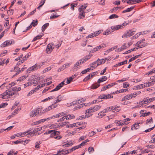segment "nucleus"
Masks as SVG:
<instances>
[{"instance_id": "473e14b6", "label": "nucleus", "mask_w": 155, "mask_h": 155, "mask_svg": "<svg viewBox=\"0 0 155 155\" xmlns=\"http://www.w3.org/2000/svg\"><path fill=\"white\" fill-rule=\"evenodd\" d=\"M43 35V34H42V35H38L35 37L33 39L32 41H35L37 40L38 39H39Z\"/></svg>"}, {"instance_id": "423d86ee", "label": "nucleus", "mask_w": 155, "mask_h": 155, "mask_svg": "<svg viewBox=\"0 0 155 155\" xmlns=\"http://www.w3.org/2000/svg\"><path fill=\"white\" fill-rule=\"evenodd\" d=\"M64 81L62 82L58 86H57L54 89L51 91H50V92H51L53 91H56L60 89L62 87L64 84Z\"/></svg>"}, {"instance_id": "052dcab7", "label": "nucleus", "mask_w": 155, "mask_h": 155, "mask_svg": "<svg viewBox=\"0 0 155 155\" xmlns=\"http://www.w3.org/2000/svg\"><path fill=\"white\" fill-rule=\"evenodd\" d=\"M53 130V131H52V132L51 133V134L50 135V137H53L56 136V134H56V133H55V130Z\"/></svg>"}, {"instance_id": "6ab92c4d", "label": "nucleus", "mask_w": 155, "mask_h": 155, "mask_svg": "<svg viewBox=\"0 0 155 155\" xmlns=\"http://www.w3.org/2000/svg\"><path fill=\"white\" fill-rule=\"evenodd\" d=\"M94 112H96L99 110L101 107V106L100 105H96L94 107H92Z\"/></svg>"}, {"instance_id": "603ef678", "label": "nucleus", "mask_w": 155, "mask_h": 155, "mask_svg": "<svg viewBox=\"0 0 155 155\" xmlns=\"http://www.w3.org/2000/svg\"><path fill=\"white\" fill-rule=\"evenodd\" d=\"M91 78V74H89L87 77H86L83 80V81L84 82H85L87 80L90 79Z\"/></svg>"}, {"instance_id": "ddd939ff", "label": "nucleus", "mask_w": 155, "mask_h": 155, "mask_svg": "<svg viewBox=\"0 0 155 155\" xmlns=\"http://www.w3.org/2000/svg\"><path fill=\"white\" fill-rule=\"evenodd\" d=\"M111 30H112V32H113L115 30H118L120 29H121V26L118 25L116 26H114L111 27Z\"/></svg>"}, {"instance_id": "774afa93", "label": "nucleus", "mask_w": 155, "mask_h": 155, "mask_svg": "<svg viewBox=\"0 0 155 155\" xmlns=\"http://www.w3.org/2000/svg\"><path fill=\"white\" fill-rule=\"evenodd\" d=\"M7 46L11 45L12 44V41H7L4 42Z\"/></svg>"}, {"instance_id": "4468645a", "label": "nucleus", "mask_w": 155, "mask_h": 155, "mask_svg": "<svg viewBox=\"0 0 155 155\" xmlns=\"http://www.w3.org/2000/svg\"><path fill=\"white\" fill-rule=\"evenodd\" d=\"M107 79V77L106 76H103L101 77L97 81V83H100L104 81H105Z\"/></svg>"}, {"instance_id": "864d4df0", "label": "nucleus", "mask_w": 155, "mask_h": 155, "mask_svg": "<svg viewBox=\"0 0 155 155\" xmlns=\"http://www.w3.org/2000/svg\"><path fill=\"white\" fill-rule=\"evenodd\" d=\"M26 76H22L20 78H19L18 80H17L18 81H22L24 80V79H25Z\"/></svg>"}, {"instance_id": "09e8293b", "label": "nucleus", "mask_w": 155, "mask_h": 155, "mask_svg": "<svg viewBox=\"0 0 155 155\" xmlns=\"http://www.w3.org/2000/svg\"><path fill=\"white\" fill-rule=\"evenodd\" d=\"M153 73H155V68L154 69H153L152 71H150L149 72L147 73L146 74L148 75H151Z\"/></svg>"}, {"instance_id": "2eb2a0df", "label": "nucleus", "mask_w": 155, "mask_h": 155, "mask_svg": "<svg viewBox=\"0 0 155 155\" xmlns=\"http://www.w3.org/2000/svg\"><path fill=\"white\" fill-rule=\"evenodd\" d=\"M52 109V108H51V106H49L47 108L41 111V115H42V114H44L46 112H47L50 111V110Z\"/></svg>"}, {"instance_id": "f704fd0d", "label": "nucleus", "mask_w": 155, "mask_h": 155, "mask_svg": "<svg viewBox=\"0 0 155 155\" xmlns=\"http://www.w3.org/2000/svg\"><path fill=\"white\" fill-rule=\"evenodd\" d=\"M104 99H109L113 97V96H112L110 94H108L107 95H105L104 94Z\"/></svg>"}, {"instance_id": "bb28decb", "label": "nucleus", "mask_w": 155, "mask_h": 155, "mask_svg": "<svg viewBox=\"0 0 155 155\" xmlns=\"http://www.w3.org/2000/svg\"><path fill=\"white\" fill-rule=\"evenodd\" d=\"M49 25V24L48 23H47L43 25L42 27V31H44L45 29L47 28V27Z\"/></svg>"}, {"instance_id": "6e6d98bb", "label": "nucleus", "mask_w": 155, "mask_h": 155, "mask_svg": "<svg viewBox=\"0 0 155 155\" xmlns=\"http://www.w3.org/2000/svg\"><path fill=\"white\" fill-rule=\"evenodd\" d=\"M29 131L28 130V131L22 133L20 134V136L22 137H23L24 135H27L28 134V133H29Z\"/></svg>"}, {"instance_id": "5701e85b", "label": "nucleus", "mask_w": 155, "mask_h": 155, "mask_svg": "<svg viewBox=\"0 0 155 155\" xmlns=\"http://www.w3.org/2000/svg\"><path fill=\"white\" fill-rule=\"evenodd\" d=\"M134 6H133L130 8H127V9L125 10H124L122 12L123 13H124L127 12H129L132 10L134 8Z\"/></svg>"}, {"instance_id": "39448f33", "label": "nucleus", "mask_w": 155, "mask_h": 155, "mask_svg": "<svg viewBox=\"0 0 155 155\" xmlns=\"http://www.w3.org/2000/svg\"><path fill=\"white\" fill-rule=\"evenodd\" d=\"M92 55H88L84 56V57L82 58L81 59L79 60V61L81 62V64H83L87 60L90 58L91 57Z\"/></svg>"}, {"instance_id": "72a5a7b5", "label": "nucleus", "mask_w": 155, "mask_h": 155, "mask_svg": "<svg viewBox=\"0 0 155 155\" xmlns=\"http://www.w3.org/2000/svg\"><path fill=\"white\" fill-rule=\"evenodd\" d=\"M81 62H79V61H78L74 65V69L78 68H79V65H81Z\"/></svg>"}, {"instance_id": "0e129e2a", "label": "nucleus", "mask_w": 155, "mask_h": 155, "mask_svg": "<svg viewBox=\"0 0 155 155\" xmlns=\"http://www.w3.org/2000/svg\"><path fill=\"white\" fill-rule=\"evenodd\" d=\"M147 43H143L142 44L140 45L139 46V48H141L143 47H145L147 46Z\"/></svg>"}, {"instance_id": "f3484780", "label": "nucleus", "mask_w": 155, "mask_h": 155, "mask_svg": "<svg viewBox=\"0 0 155 155\" xmlns=\"http://www.w3.org/2000/svg\"><path fill=\"white\" fill-rule=\"evenodd\" d=\"M92 116V114H88L86 115L85 116L82 115L79 117L78 119L80 120H81L86 118H88Z\"/></svg>"}, {"instance_id": "412c9836", "label": "nucleus", "mask_w": 155, "mask_h": 155, "mask_svg": "<svg viewBox=\"0 0 155 155\" xmlns=\"http://www.w3.org/2000/svg\"><path fill=\"white\" fill-rule=\"evenodd\" d=\"M8 96V91H6L5 92L1 94L0 95V97H2L3 99H4L6 98L5 96L7 95Z\"/></svg>"}, {"instance_id": "c9c22d12", "label": "nucleus", "mask_w": 155, "mask_h": 155, "mask_svg": "<svg viewBox=\"0 0 155 155\" xmlns=\"http://www.w3.org/2000/svg\"><path fill=\"white\" fill-rule=\"evenodd\" d=\"M148 100L144 98V99L140 102L141 104V106L144 104H145L148 103Z\"/></svg>"}, {"instance_id": "a19ab883", "label": "nucleus", "mask_w": 155, "mask_h": 155, "mask_svg": "<svg viewBox=\"0 0 155 155\" xmlns=\"http://www.w3.org/2000/svg\"><path fill=\"white\" fill-rule=\"evenodd\" d=\"M150 114H151V113L150 112H148L147 113H142V115H141L140 117H141L142 116L143 117L147 116H149Z\"/></svg>"}, {"instance_id": "7ed1b4c3", "label": "nucleus", "mask_w": 155, "mask_h": 155, "mask_svg": "<svg viewBox=\"0 0 155 155\" xmlns=\"http://www.w3.org/2000/svg\"><path fill=\"white\" fill-rule=\"evenodd\" d=\"M54 48V44L52 43L49 44L47 46L46 49V52L47 53H50Z\"/></svg>"}, {"instance_id": "a18cd8bd", "label": "nucleus", "mask_w": 155, "mask_h": 155, "mask_svg": "<svg viewBox=\"0 0 155 155\" xmlns=\"http://www.w3.org/2000/svg\"><path fill=\"white\" fill-rule=\"evenodd\" d=\"M73 78L72 77H69V78H68V79L66 82V84H70L73 79Z\"/></svg>"}, {"instance_id": "9b49d317", "label": "nucleus", "mask_w": 155, "mask_h": 155, "mask_svg": "<svg viewBox=\"0 0 155 155\" xmlns=\"http://www.w3.org/2000/svg\"><path fill=\"white\" fill-rule=\"evenodd\" d=\"M92 108V107H91L85 111V113L86 115L92 114V115L93 114L91 113L94 112Z\"/></svg>"}, {"instance_id": "c756f323", "label": "nucleus", "mask_w": 155, "mask_h": 155, "mask_svg": "<svg viewBox=\"0 0 155 155\" xmlns=\"http://www.w3.org/2000/svg\"><path fill=\"white\" fill-rule=\"evenodd\" d=\"M40 88V86L39 85H38L36 87H35V88H34V89H33L32 90L30 91V92L31 93V94H32V93H34V92H36Z\"/></svg>"}, {"instance_id": "aec40b11", "label": "nucleus", "mask_w": 155, "mask_h": 155, "mask_svg": "<svg viewBox=\"0 0 155 155\" xmlns=\"http://www.w3.org/2000/svg\"><path fill=\"white\" fill-rule=\"evenodd\" d=\"M65 114L63 112H62L61 113H60L57 114H56L55 115H54L52 117H54V118H57V117H59L61 116H64V115H65Z\"/></svg>"}, {"instance_id": "6e6552de", "label": "nucleus", "mask_w": 155, "mask_h": 155, "mask_svg": "<svg viewBox=\"0 0 155 155\" xmlns=\"http://www.w3.org/2000/svg\"><path fill=\"white\" fill-rule=\"evenodd\" d=\"M87 4H84V5H81L78 9L79 12H82V11H84L87 7Z\"/></svg>"}, {"instance_id": "e2e57ef3", "label": "nucleus", "mask_w": 155, "mask_h": 155, "mask_svg": "<svg viewBox=\"0 0 155 155\" xmlns=\"http://www.w3.org/2000/svg\"><path fill=\"white\" fill-rule=\"evenodd\" d=\"M130 85L127 82H125L123 84V86L124 88H127Z\"/></svg>"}, {"instance_id": "1a4fd4ad", "label": "nucleus", "mask_w": 155, "mask_h": 155, "mask_svg": "<svg viewBox=\"0 0 155 155\" xmlns=\"http://www.w3.org/2000/svg\"><path fill=\"white\" fill-rule=\"evenodd\" d=\"M38 64H36L33 66L30 67L28 69V71H35L38 69Z\"/></svg>"}, {"instance_id": "0eeeda50", "label": "nucleus", "mask_w": 155, "mask_h": 155, "mask_svg": "<svg viewBox=\"0 0 155 155\" xmlns=\"http://www.w3.org/2000/svg\"><path fill=\"white\" fill-rule=\"evenodd\" d=\"M87 12H85V11H82V12H79V15L78 18L80 19L84 18L85 16V13H87L89 11V10H87Z\"/></svg>"}, {"instance_id": "f8f14e48", "label": "nucleus", "mask_w": 155, "mask_h": 155, "mask_svg": "<svg viewBox=\"0 0 155 155\" xmlns=\"http://www.w3.org/2000/svg\"><path fill=\"white\" fill-rule=\"evenodd\" d=\"M111 110L113 111L114 112H117L119 110V107L117 106H115L111 107Z\"/></svg>"}, {"instance_id": "c85d7f7f", "label": "nucleus", "mask_w": 155, "mask_h": 155, "mask_svg": "<svg viewBox=\"0 0 155 155\" xmlns=\"http://www.w3.org/2000/svg\"><path fill=\"white\" fill-rule=\"evenodd\" d=\"M36 130L35 129L32 132H30L31 130H29V133H28V135H30V136H32L33 135L38 132V130Z\"/></svg>"}, {"instance_id": "bf43d9fd", "label": "nucleus", "mask_w": 155, "mask_h": 155, "mask_svg": "<svg viewBox=\"0 0 155 155\" xmlns=\"http://www.w3.org/2000/svg\"><path fill=\"white\" fill-rule=\"evenodd\" d=\"M38 23V21L37 20H36L35 21V20H33L32 22L31 23V24H33V26L34 27L36 26Z\"/></svg>"}, {"instance_id": "f257e3e1", "label": "nucleus", "mask_w": 155, "mask_h": 155, "mask_svg": "<svg viewBox=\"0 0 155 155\" xmlns=\"http://www.w3.org/2000/svg\"><path fill=\"white\" fill-rule=\"evenodd\" d=\"M42 107H40L33 110L30 114V116L33 117L34 115L36 116L38 114H40V115H41V111L42 110Z\"/></svg>"}, {"instance_id": "cd10ccee", "label": "nucleus", "mask_w": 155, "mask_h": 155, "mask_svg": "<svg viewBox=\"0 0 155 155\" xmlns=\"http://www.w3.org/2000/svg\"><path fill=\"white\" fill-rule=\"evenodd\" d=\"M97 61H96L92 63L91 64L90 66L91 67L93 68H96L98 66H97Z\"/></svg>"}, {"instance_id": "dca6fc26", "label": "nucleus", "mask_w": 155, "mask_h": 155, "mask_svg": "<svg viewBox=\"0 0 155 155\" xmlns=\"http://www.w3.org/2000/svg\"><path fill=\"white\" fill-rule=\"evenodd\" d=\"M140 123H137V124H134L131 127V130H137L138 129L139 127V125Z\"/></svg>"}, {"instance_id": "7c9ffc66", "label": "nucleus", "mask_w": 155, "mask_h": 155, "mask_svg": "<svg viewBox=\"0 0 155 155\" xmlns=\"http://www.w3.org/2000/svg\"><path fill=\"white\" fill-rule=\"evenodd\" d=\"M112 32V30L111 31L110 29H107L103 33L104 35H107L110 34Z\"/></svg>"}, {"instance_id": "680f3d73", "label": "nucleus", "mask_w": 155, "mask_h": 155, "mask_svg": "<svg viewBox=\"0 0 155 155\" xmlns=\"http://www.w3.org/2000/svg\"><path fill=\"white\" fill-rule=\"evenodd\" d=\"M19 104V102L17 101H16L15 102L14 105L12 106V110L14 109L15 107L17 106V105Z\"/></svg>"}, {"instance_id": "c03bdc74", "label": "nucleus", "mask_w": 155, "mask_h": 155, "mask_svg": "<svg viewBox=\"0 0 155 155\" xmlns=\"http://www.w3.org/2000/svg\"><path fill=\"white\" fill-rule=\"evenodd\" d=\"M98 50V49L96 47L95 48H94L92 50L90 51L89 50H88V51H90L91 53H93L94 52L97 51Z\"/></svg>"}, {"instance_id": "9d476101", "label": "nucleus", "mask_w": 155, "mask_h": 155, "mask_svg": "<svg viewBox=\"0 0 155 155\" xmlns=\"http://www.w3.org/2000/svg\"><path fill=\"white\" fill-rule=\"evenodd\" d=\"M69 149L68 150H66V149H64L61 150H59L58 151V153H60L61 152L63 154H66L69 153Z\"/></svg>"}, {"instance_id": "a211bd4d", "label": "nucleus", "mask_w": 155, "mask_h": 155, "mask_svg": "<svg viewBox=\"0 0 155 155\" xmlns=\"http://www.w3.org/2000/svg\"><path fill=\"white\" fill-rule=\"evenodd\" d=\"M100 86V83H96L93 84L91 86V88L92 89H95Z\"/></svg>"}, {"instance_id": "79ce46f5", "label": "nucleus", "mask_w": 155, "mask_h": 155, "mask_svg": "<svg viewBox=\"0 0 155 155\" xmlns=\"http://www.w3.org/2000/svg\"><path fill=\"white\" fill-rule=\"evenodd\" d=\"M118 16L117 15L115 14H114L110 15L109 16V18L110 19H111L112 18H118Z\"/></svg>"}, {"instance_id": "4c0bfd02", "label": "nucleus", "mask_w": 155, "mask_h": 155, "mask_svg": "<svg viewBox=\"0 0 155 155\" xmlns=\"http://www.w3.org/2000/svg\"><path fill=\"white\" fill-rule=\"evenodd\" d=\"M98 115L101 116V117H98L99 118H102V117L105 116V114H104V113H103L102 111H101L98 114Z\"/></svg>"}, {"instance_id": "49530a36", "label": "nucleus", "mask_w": 155, "mask_h": 155, "mask_svg": "<svg viewBox=\"0 0 155 155\" xmlns=\"http://www.w3.org/2000/svg\"><path fill=\"white\" fill-rule=\"evenodd\" d=\"M96 61L97 63V66H98L100 65L102 63V62H103L102 60H101L99 58H98Z\"/></svg>"}, {"instance_id": "20e7f679", "label": "nucleus", "mask_w": 155, "mask_h": 155, "mask_svg": "<svg viewBox=\"0 0 155 155\" xmlns=\"http://www.w3.org/2000/svg\"><path fill=\"white\" fill-rule=\"evenodd\" d=\"M150 80L152 81L151 82H149L143 84V87H149L151 85L153 84V82L155 81V77L154 76H153L150 78Z\"/></svg>"}, {"instance_id": "3c124183", "label": "nucleus", "mask_w": 155, "mask_h": 155, "mask_svg": "<svg viewBox=\"0 0 155 155\" xmlns=\"http://www.w3.org/2000/svg\"><path fill=\"white\" fill-rule=\"evenodd\" d=\"M54 98V96H51L48 98H47L45 99L44 100L42 101H47L48 99H53Z\"/></svg>"}, {"instance_id": "f03ea898", "label": "nucleus", "mask_w": 155, "mask_h": 155, "mask_svg": "<svg viewBox=\"0 0 155 155\" xmlns=\"http://www.w3.org/2000/svg\"><path fill=\"white\" fill-rule=\"evenodd\" d=\"M134 31H133L132 29L129 30L128 31H127L124 33V34L122 35V38H125L129 37L134 34Z\"/></svg>"}, {"instance_id": "69168bd1", "label": "nucleus", "mask_w": 155, "mask_h": 155, "mask_svg": "<svg viewBox=\"0 0 155 155\" xmlns=\"http://www.w3.org/2000/svg\"><path fill=\"white\" fill-rule=\"evenodd\" d=\"M102 101V99H101L100 98H98L96 100H94L93 101V103H97L100 102L101 101Z\"/></svg>"}, {"instance_id": "4d7b16f0", "label": "nucleus", "mask_w": 155, "mask_h": 155, "mask_svg": "<svg viewBox=\"0 0 155 155\" xmlns=\"http://www.w3.org/2000/svg\"><path fill=\"white\" fill-rule=\"evenodd\" d=\"M121 49L123 50L127 48V46L126 45V43H125L124 44L121 46Z\"/></svg>"}, {"instance_id": "13d9d810", "label": "nucleus", "mask_w": 155, "mask_h": 155, "mask_svg": "<svg viewBox=\"0 0 155 155\" xmlns=\"http://www.w3.org/2000/svg\"><path fill=\"white\" fill-rule=\"evenodd\" d=\"M78 104L77 101H73L70 104V105H68V106H74Z\"/></svg>"}, {"instance_id": "393cba45", "label": "nucleus", "mask_w": 155, "mask_h": 155, "mask_svg": "<svg viewBox=\"0 0 155 155\" xmlns=\"http://www.w3.org/2000/svg\"><path fill=\"white\" fill-rule=\"evenodd\" d=\"M61 95H59L57 97V100L54 101V102H53L54 103V104H55L58 102H60L61 101Z\"/></svg>"}, {"instance_id": "8fccbe9b", "label": "nucleus", "mask_w": 155, "mask_h": 155, "mask_svg": "<svg viewBox=\"0 0 155 155\" xmlns=\"http://www.w3.org/2000/svg\"><path fill=\"white\" fill-rule=\"evenodd\" d=\"M101 32V30H100L93 33V34H94V37H96L99 35Z\"/></svg>"}, {"instance_id": "b1692460", "label": "nucleus", "mask_w": 155, "mask_h": 155, "mask_svg": "<svg viewBox=\"0 0 155 155\" xmlns=\"http://www.w3.org/2000/svg\"><path fill=\"white\" fill-rule=\"evenodd\" d=\"M66 120L74 119L75 118V116L73 114L68 115L65 116Z\"/></svg>"}, {"instance_id": "de8ad7c7", "label": "nucleus", "mask_w": 155, "mask_h": 155, "mask_svg": "<svg viewBox=\"0 0 155 155\" xmlns=\"http://www.w3.org/2000/svg\"><path fill=\"white\" fill-rule=\"evenodd\" d=\"M127 60H125L124 61H122L120 63H119L118 64V65L119 66H120L121 65H124L125 64H126L127 63Z\"/></svg>"}, {"instance_id": "e433bc0d", "label": "nucleus", "mask_w": 155, "mask_h": 155, "mask_svg": "<svg viewBox=\"0 0 155 155\" xmlns=\"http://www.w3.org/2000/svg\"><path fill=\"white\" fill-rule=\"evenodd\" d=\"M117 46H116L114 47L113 48H111L109 49H108L107 51H106V52L107 53H108L109 52H110V51H112L113 50H114L117 47Z\"/></svg>"}, {"instance_id": "37998d69", "label": "nucleus", "mask_w": 155, "mask_h": 155, "mask_svg": "<svg viewBox=\"0 0 155 155\" xmlns=\"http://www.w3.org/2000/svg\"><path fill=\"white\" fill-rule=\"evenodd\" d=\"M78 148H79L78 147V146H74V147H73L71 149H69V152L70 153L71 152H72L73 151L76 150V149H78Z\"/></svg>"}, {"instance_id": "a878e982", "label": "nucleus", "mask_w": 155, "mask_h": 155, "mask_svg": "<svg viewBox=\"0 0 155 155\" xmlns=\"http://www.w3.org/2000/svg\"><path fill=\"white\" fill-rule=\"evenodd\" d=\"M31 55V54L30 53H28L25 57L22 58V61H26L28 58Z\"/></svg>"}, {"instance_id": "5fc2aeb1", "label": "nucleus", "mask_w": 155, "mask_h": 155, "mask_svg": "<svg viewBox=\"0 0 155 155\" xmlns=\"http://www.w3.org/2000/svg\"><path fill=\"white\" fill-rule=\"evenodd\" d=\"M135 48L131 49H130L128 50V51H125L124 53H123L124 54H127L128 53H130L132 51H134Z\"/></svg>"}, {"instance_id": "4be33fe9", "label": "nucleus", "mask_w": 155, "mask_h": 155, "mask_svg": "<svg viewBox=\"0 0 155 155\" xmlns=\"http://www.w3.org/2000/svg\"><path fill=\"white\" fill-rule=\"evenodd\" d=\"M142 54H140L136 55L134 57L131 58L129 60V62H131L133 61V60H135L138 57L140 56Z\"/></svg>"}, {"instance_id": "338daca9", "label": "nucleus", "mask_w": 155, "mask_h": 155, "mask_svg": "<svg viewBox=\"0 0 155 155\" xmlns=\"http://www.w3.org/2000/svg\"><path fill=\"white\" fill-rule=\"evenodd\" d=\"M143 88V84L138 85L136 86V88L137 89H141Z\"/></svg>"}, {"instance_id": "58836bf2", "label": "nucleus", "mask_w": 155, "mask_h": 155, "mask_svg": "<svg viewBox=\"0 0 155 155\" xmlns=\"http://www.w3.org/2000/svg\"><path fill=\"white\" fill-rule=\"evenodd\" d=\"M152 140H150L149 143H153L155 142V134L153 135L151 137Z\"/></svg>"}, {"instance_id": "2f4dec72", "label": "nucleus", "mask_w": 155, "mask_h": 155, "mask_svg": "<svg viewBox=\"0 0 155 155\" xmlns=\"http://www.w3.org/2000/svg\"><path fill=\"white\" fill-rule=\"evenodd\" d=\"M84 105L85 106V104H81L78 105H77V106H76L74 108V110H76V109H77L81 108H82V107H83Z\"/></svg>"}, {"instance_id": "ea45409f", "label": "nucleus", "mask_w": 155, "mask_h": 155, "mask_svg": "<svg viewBox=\"0 0 155 155\" xmlns=\"http://www.w3.org/2000/svg\"><path fill=\"white\" fill-rule=\"evenodd\" d=\"M121 7H115L112 9H111L110 10V11L111 13H113L115 12L116 11H117L118 8H121Z\"/></svg>"}]
</instances>
